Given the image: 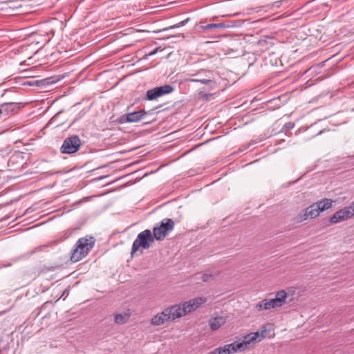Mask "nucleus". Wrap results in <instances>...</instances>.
<instances>
[{"instance_id": "nucleus-29", "label": "nucleus", "mask_w": 354, "mask_h": 354, "mask_svg": "<svg viewBox=\"0 0 354 354\" xmlns=\"http://www.w3.org/2000/svg\"><path fill=\"white\" fill-rule=\"evenodd\" d=\"M263 42H266V41H260V44H262Z\"/></svg>"}, {"instance_id": "nucleus-4", "label": "nucleus", "mask_w": 354, "mask_h": 354, "mask_svg": "<svg viewBox=\"0 0 354 354\" xmlns=\"http://www.w3.org/2000/svg\"><path fill=\"white\" fill-rule=\"evenodd\" d=\"M180 307L176 305L172 306L170 308L165 309L160 313L157 314L154 316L151 323L152 325L160 326L165 323L166 322L174 320L176 318L181 317L180 313L178 311Z\"/></svg>"}, {"instance_id": "nucleus-14", "label": "nucleus", "mask_w": 354, "mask_h": 354, "mask_svg": "<svg viewBox=\"0 0 354 354\" xmlns=\"http://www.w3.org/2000/svg\"><path fill=\"white\" fill-rule=\"evenodd\" d=\"M208 75H205V77L203 78H196V79H190L189 82H201L207 85V88L209 90L214 89L216 87V82L210 79L209 74L210 73H207Z\"/></svg>"}, {"instance_id": "nucleus-22", "label": "nucleus", "mask_w": 354, "mask_h": 354, "mask_svg": "<svg viewBox=\"0 0 354 354\" xmlns=\"http://www.w3.org/2000/svg\"><path fill=\"white\" fill-rule=\"evenodd\" d=\"M281 4H282V1H277L274 3H272L270 6H268L270 7V8H279L281 7Z\"/></svg>"}, {"instance_id": "nucleus-23", "label": "nucleus", "mask_w": 354, "mask_h": 354, "mask_svg": "<svg viewBox=\"0 0 354 354\" xmlns=\"http://www.w3.org/2000/svg\"><path fill=\"white\" fill-rule=\"evenodd\" d=\"M124 319V317L122 315H117L115 317V322L116 323H121Z\"/></svg>"}, {"instance_id": "nucleus-8", "label": "nucleus", "mask_w": 354, "mask_h": 354, "mask_svg": "<svg viewBox=\"0 0 354 354\" xmlns=\"http://www.w3.org/2000/svg\"><path fill=\"white\" fill-rule=\"evenodd\" d=\"M173 91V86L169 84L155 87L147 91L145 99L147 100H155L159 97L171 93Z\"/></svg>"}, {"instance_id": "nucleus-28", "label": "nucleus", "mask_w": 354, "mask_h": 354, "mask_svg": "<svg viewBox=\"0 0 354 354\" xmlns=\"http://www.w3.org/2000/svg\"><path fill=\"white\" fill-rule=\"evenodd\" d=\"M198 73H195L194 75H193L194 76H196V75H198Z\"/></svg>"}, {"instance_id": "nucleus-30", "label": "nucleus", "mask_w": 354, "mask_h": 354, "mask_svg": "<svg viewBox=\"0 0 354 354\" xmlns=\"http://www.w3.org/2000/svg\"><path fill=\"white\" fill-rule=\"evenodd\" d=\"M309 70H310V68H309V69H308V70H306V71H305L304 73H307Z\"/></svg>"}, {"instance_id": "nucleus-7", "label": "nucleus", "mask_w": 354, "mask_h": 354, "mask_svg": "<svg viewBox=\"0 0 354 354\" xmlns=\"http://www.w3.org/2000/svg\"><path fill=\"white\" fill-rule=\"evenodd\" d=\"M206 301V299L204 297H196L189 301H185L182 304H177L176 306L180 307L178 310L180 313V316H184L192 310L198 308L201 304Z\"/></svg>"}, {"instance_id": "nucleus-24", "label": "nucleus", "mask_w": 354, "mask_h": 354, "mask_svg": "<svg viewBox=\"0 0 354 354\" xmlns=\"http://www.w3.org/2000/svg\"><path fill=\"white\" fill-rule=\"evenodd\" d=\"M24 85H29V86H33V85H39V81H27L24 83Z\"/></svg>"}, {"instance_id": "nucleus-12", "label": "nucleus", "mask_w": 354, "mask_h": 354, "mask_svg": "<svg viewBox=\"0 0 354 354\" xmlns=\"http://www.w3.org/2000/svg\"><path fill=\"white\" fill-rule=\"evenodd\" d=\"M95 240L93 237L90 239L80 238L76 243L75 246L78 249H81L86 254L93 248Z\"/></svg>"}, {"instance_id": "nucleus-21", "label": "nucleus", "mask_w": 354, "mask_h": 354, "mask_svg": "<svg viewBox=\"0 0 354 354\" xmlns=\"http://www.w3.org/2000/svg\"><path fill=\"white\" fill-rule=\"evenodd\" d=\"M294 127H295L294 123L289 122L284 124L283 129L285 130L286 131H288L294 128Z\"/></svg>"}, {"instance_id": "nucleus-25", "label": "nucleus", "mask_w": 354, "mask_h": 354, "mask_svg": "<svg viewBox=\"0 0 354 354\" xmlns=\"http://www.w3.org/2000/svg\"><path fill=\"white\" fill-rule=\"evenodd\" d=\"M159 50V48H156L155 49H153L152 51H151L150 53H149L148 54L146 55L147 57H149V56H152L153 55H155Z\"/></svg>"}, {"instance_id": "nucleus-18", "label": "nucleus", "mask_w": 354, "mask_h": 354, "mask_svg": "<svg viewBox=\"0 0 354 354\" xmlns=\"http://www.w3.org/2000/svg\"><path fill=\"white\" fill-rule=\"evenodd\" d=\"M287 297V294L285 290H281L278 291L276 293L275 298H274L275 300H277L278 304H281V306L283 304L286 303V298Z\"/></svg>"}, {"instance_id": "nucleus-3", "label": "nucleus", "mask_w": 354, "mask_h": 354, "mask_svg": "<svg viewBox=\"0 0 354 354\" xmlns=\"http://www.w3.org/2000/svg\"><path fill=\"white\" fill-rule=\"evenodd\" d=\"M155 239L153 233L150 230H145L140 232L133 243L131 255L133 256L140 248L149 249L153 243Z\"/></svg>"}, {"instance_id": "nucleus-27", "label": "nucleus", "mask_w": 354, "mask_h": 354, "mask_svg": "<svg viewBox=\"0 0 354 354\" xmlns=\"http://www.w3.org/2000/svg\"><path fill=\"white\" fill-rule=\"evenodd\" d=\"M349 207H351L352 209H354V201L351 203V204Z\"/></svg>"}, {"instance_id": "nucleus-11", "label": "nucleus", "mask_w": 354, "mask_h": 354, "mask_svg": "<svg viewBox=\"0 0 354 354\" xmlns=\"http://www.w3.org/2000/svg\"><path fill=\"white\" fill-rule=\"evenodd\" d=\"M21 107L20 103L5 102L0 104L1 114L5 113L6 115L16 113Z\"/></svg>"}, {"instance_id": "nucleus-13", "label": "nucleus", "mask_w": 354, "mask_h": 354, "mask_svg": "<svg viewBox=\"0 0 354 354\" xmlns=\"http://www.w3.org/2000/svg\"><path fill=\"white\" fill-rule=\"evenodd\" d=\"M278 301L274 299H263L257 305V308L259 310H268L271 308H275L281 307V304H278Z\"/></svg>"}, {"instance_id": "nucleus-6", "label": "nucleus", "mask_w": 354, "mask_h": 354, "mask_svg": "<svg viewBox=\"0 0 354 354\" xmlns=\"http://www.w3.org/2000/svg\"><path fill=\"white\" fill-rule=\"evenodd\" d=\"M82 142L78 136L73 135L64 139L60 147L62 153L72 154L76 153L81 147Z\"/></svg>"}, {"instance_id": "nucleus-19", "label": "nucleus", "mask_w": 354, "mask_h": 354, "mask_svg": "<svg viewBox=\"0 0 354 354\" xmlns=\"http://www.w3.org/2000/svg\"><path fill=\"white\" fill-rule=\"evenodd\" d=\"M189 21V18H187L186 19L175 24V25H173V26H169V27H167V28H165L162 29V31H167V30H171V29H174V28H179V27H181V26H183L185 25H186L188 21Z\"/></svg>"}, {"instance_id": "nucleus-1", "label": "nucleus", "mask_w": 354, "mask_h": 354, "mask_svg": "<svg viewBox=\"0 0 354 354\" xmlns=\"http://www.w3.org/2000/svg\"><path fill=\"white\" fill-rule=\"evenodd\" d=\"M332 200L324 198L317 203H315L308 207L304 211L299 212L297 217L299 221L307 220L308 218H314L317 217L320 212L329 209L332 205Z\"/></svg>"}, {"instance_id": "nucleus-2", "label": "nucleus", "mask_w": 354, "mask_h": 354, "mask_svg": "<svg viewBox=\"0 0 354 354\" xmlns=\"http://www.w3.org/2000/svg\"><path fill=\"white\" fill-rule=\"evenodd\" d=\"M270 330H267L265 326H262L261 329L255 333H252L244 337V340L241 342H234L237 351H243L248 349L252 345L257 342H259L267 337Z\"/></svg>"}, {"instance_id": "nucleus-9", "label": "nucleus", "mask_w": 354, "mask_h": 354, "mask_svg": "<svg viewBox=\"0 0 354 354\" xmlns=\"http://www.w3.org/2000/svg\"><path fill=\"white\" fill-rule=\"evenodd\" d=\"M147 115V112L144 109H141L137 111L124 114L118 119V121L120 124L138 122L145 119Z\"/></svg>"}, {"instance_id": "nucleus-15", "label": "nucleus", "mask_w": 354, "mask_h": 354, "mask_svg": "<svg viewBox=\"0 0 354 354\" xmlns=\"http://www.w3.org/2000/svg\"><path fill=\"white\" fill-rule=\"evenodd\" d=\"M230 27H232V25H230L229 24H226V23H223V22L216 23V24H209L207 25L201 26V28L203 30H210V31H213L217 28L225 29V28H230Z\"/></svg>"}, {"instance_id": "nucleus-26", "label": "nucleus", "mask_w": 354, "mask_h": 354, "mask_svg": "<svg viewBox=\"0 0 354 354\" xmlns=\"http://www.w3.org/2000/svg\"><path fill=\"white\" fill-rule=\"evenodd\" d=\"M326 131H329V130L326 129H324L319 131L315 136H319Z\"/></svg>"}, {"instance_id": "nucleus-17", "label": "nucleus", "mask_w": 354, "mask_h": 354, "mask_svg": "<svg viewBox=\"0 0 354 354\" xmlns=\"http://www.w3.org/2000/svg\"><path fill=\"white\" fill-rule=\"evenodd\" d=\"M86 254L81 249L75 248L73 251L71 257V260L73 262H77L84 257Z\"/></svg>"}, {"instance_id": "nucleus-10", "label": "nucleus", "mask_w": 354, "mask_h": 354, "mask_svg": "<svg viewBox=\"0 0 354 354\" xmlns=\"http://www.w3.org/2000/svg\"><path fill=\"white\" fill-rule=\"evenodd\" d=\"M354 215V209L350 207H346L336 212L329 219L331 223H337L351 218Z\"/></svg>"}, {"instance_id": "nucleus-5", "label": "nucleus", "mask_w": 354, "mask_h": 354, "mask_svg": "<svg viewBox=\"0 0 354 354\" xmlns=\"http://www.w3.org/2000/svg\"><path fill=\"white\" fill-rule=\"evenodd\" d=\"M174 225L175 223L172 219L167 218L162 219L160 224L153 229L156 240H163L168 233L174 230Z\"/></svg>"}, {"instance_id": "nucleus-16", "label": "nucleus", "mask_w": 354, "mask_h": 354, "mask_svg": "<svg viewBox=\"0 0 354 354\" xmlns=\"http://www.w3.org/2000/svg\"><path fill=\"white\" fill-rule=\"evenodd\" d=\"M225 318L223 317H216L209 321V326L212 330L218 329L225 323Z\"/></svg>"}, {"instance_id": "nucleus-20", "label": "nucleus", "mask_w": 354, "mask_h": 354, "mask_svg": "<svg viewBox=\"0 0 354 354\" xmlns=\"http://www.w3.org/2000/svg\"><path fill=\"white\" fill-rule=\"evenodd\" d=\"M214 279V274L212 273L205 272L202 274L201 279L204 282L209 281L210 280H213Z\"/></svg>"}]
</instances>
